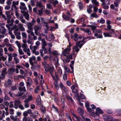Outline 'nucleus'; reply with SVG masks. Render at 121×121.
<instances>
[{
	"mask_svg": "<svg viewBox=\"0 0 121 121\" xmlns=\"http://www.w3.org/2000/svg\"><path fill=\"white\" fill-rule=\"evenodd\" d=\"M62 17L64 20L67 21L70 20V19H71V17L67 16L63 13V14Z\"/></svg>",
	"mask_w": 121,
	"mask_h": 121,
	"instance_id": "obj_16",
	"label": "nucleus"
},
{
	"mask_svg": "<svg viewBox=\"0 0 121 121\" xmlns=\"http://www.w3.org/2000/svg\"><path fill=\"white\" fill-rule=\"evenodd\" d=\"M90 104L88 101H86L85 102V106L86 108L87 109L89 112H91L92 111V109L89 108Z\"/></svg>",
	"mask_w": 121,
	"mask_h": 121,
	"instance_id": "obj_12",
	"label": "nucleus"
},
{
	"mask_svg": "<svg viewBox=\"0 0 121 121\" xmlns=\"http://www.w3.org/2000/svg\"><path fill=\"white\" fill-rule=\"evenodd\" d=\"M44 26L45 27L47 30H48V29L49 26L48 24V23H47L44 22Z\"/></svg>",
	"mask_w": 121,
	"mask_h": 121,
	"instance_id": "obj_63",
	"label": "nucleus"
},
{
	"mask_svg": "<svg viewBox=\"0 0 121 121\" xmlns=\"http://www.w3.org/2000/svg\"><path fill=\"white\" fill-rule=\"evenodd\" d=\"M32 96L31 95L28 97L27 99H26L25 100H27L29 102L32 99Z\"/></svg>",
	"mask_w": 121,
	"mask_h": 121,
	"instance_id": "obj_59",
	"label": "nucleus"
},
{
	"mask_svg": "<svg viewBox=\"0 0 121 121\" xmlns=\"http://www.w3.org/2000/svg\"><path fill=\"white\" fill-rule=\"evenodd\" d=\"M85 43L84 42V40H82L81 41H79L77 42L76 43V44L80 48Z\"/></svg>",
	"mask_w": 121,
	"mask_h": 121,
	"instance_id": "obj_14",
	"label": "nucleus"
},
{
	"mask_svg": "<svg viewBox=\"0 0 121 121\" xmlns=\"http://www.w3.org/2000/svg\"><path fill=\"white\" fill-rule=\"evenodd\" d=\"M95 113L97 115H99L100 114H102L104 113L103 111L100 109L99 107L97 108L96 109Z\"/></svg>",
	"mask_w": 121,
	"mask_h": 121,
	"instance_id": "obj_13",
	"label": "nucleus"
},
{
	"mask_svg": "<svg viewBox=\"0 0 121 121\" xmlns=\"http://www.w3.org/2000/svg\"><path fill=\"white\" fill-rule=\"evenodd\" d=\"M22 47L23 49V50L24 51L27 50L28 48L27 45L25 44H22Z\"/></svg>",
	"mask_w": 121,
	"mask_h": 121,
	"instance_id": "obj_33",
	"label": "nucleus"
},
{
	"mask_svg": "<svg viewBox=\"0 0 121 121\" xmlns=\"http://www.w3.org/2000/svg\"><path fill=\"white\" fill-rule=\"evenodd\" d=\"M80 29L81 30H82L84 32L87 34L88 35H90L91 34V31L88 28H81Z\"/></svg>",
	"mask_w": 121,
	"mask_h": 121,
	"instance_id": "obj_8",
	"label": "nucleus"
},
{
	"mask_svg": "<svg viewBox=\"0 0 121 121\" xmlns=\"http://www.w3.org/2000/svg\"><path fill=\"white\" fill-rule=\"evenodd\" d=\"M92 2L96 6H98L99 5V3L97 1V0H91Z\"/></svg>",
	"mask_w": 121,
	"mask_h": 121,
	"instance_id": "obj_39",
	"label": "nucleus"
},
{
	"mask_svg": "<svg viewBox=\"0 0 121 121\" xmlns=\"http://www.w3.org/2000/svg\"><path fill=\"white\" fill-rule=\"evenodd\" d=\"M40 86H36L34 89V93H38L39 91Z\"/></svg>",
	"mask_w": 121,
	"mask_h": 121,
	"instance_id": "obj_37",
	"label": "nucleus"
},
{
	"mask_svg": "<svg viewBox=\"0 0 121 121\" xmlns=\"http://www.w3.org/2000/svg\"><path fill=\"white\" fill-rule=\"evenodd\" d=\"M88 26L91 28L92 31L93 33L98 30V29H96V26H94L92 25H88Z\"/></svg>",
	"mask_w": 121,
	"mask_h": 121,
	"instance_id": "obj_23",
	"label": "nucleus"
},
{
	"mask_svg": "<svg viewBox=\"0 0 121 121\" xmlns=\"http://www.w3.org/2000/svg\"><path fill=\"white\" fill-rule=\"evenodd\" d=\"M66 57H67L66 58L64 59L63 60V62L64 63L65 62L68 63L70 61V59L68 57V56Z\"/></svg>",
	"mask_w": 121,
	"mask_h": 121,
	"instance_id": "obj_41",
	"label": "nucleus"
},
{
	"mask_svg": "<svg viewBox=\"0 0 121 121\" xmlns=\"http://www.w3.org/2000/svg\"><path fill=\"white\" fill-rule=\"evenodd\" d=\"M71 113L73 117V120L75 121H79V120L80 119L77 115H75L73 112H72Z\"/></svg>",
	"mask_w": 121,
	"mask_h": 121,
	"instance_id": "obj_17",
	"label": "nucleus"
},
{
	"mask_svg": "<svg viewBox=\"0 0 121 121\" xmlns=\"http://www.w3.org/2000/svg\"><path fill=\"white\" fill-rule=\"evenodd\" d=\"M111 33L110 31H108L104 33L103 35L105 37H111L112 36V35L110 34Z\"/></svg>",
	"mask_w": 121,
	"mask_h": 121,
	"instance_id": "obj_25",
	"label": "nucleus"
},
{
	"mask_svg": "<svg viewBox=\"0 0 121 121\" xmlns=\"http://www.w3.org/2000/svg\"><path fill=\"white\" fill-rule=\"evenodd\" d=\"M57 73L58 74H57L55 72V74L56 73V74L57 75V76L58 75H59L61 76L62 73V71L60 67L58 68V69ZM57 77H58V76Z\"/></svg>",
	"mask_w": 121,
	"mask_h": 121,
	"instance_id": "obj_26",
	"label": "nucleus"
},
{
	"mask_svg": "<svg viewBox=\"0 0 121 121\" xmlns=\"http://www.w3.org/2000/svg\"><path fill=\"white\" fill-rule=\"evenodd\" d=\"M22 65L24 66L27 68H28L29 66V65L27 62H26L25 64H22Z\"/></svg>",
	"mask_w": 121,
	"mask_h": 121,
	"instance_id": "obj_49",
	"label": "nucleus"
},
{
	"mask_svg": "<svg viewBox=\"0 0 121 121\" xmlns=\"http://www.w3.org/2000/svg\"><path fill=\"white\" fill-rule=\"evenodd\" d=\"M94 33L95 36L98 38H103L102 32L100 30H98Z\"/></svg>",
	"mask_w": 121,
	"mask_h": 121,
	"instance_id": "obj_3",
	"label": "nucleus"
},
{
	"mask_svg": "<svg viewBox=\"0 0 121 121\" xmlns=\"http://www.w3.org/2000/svg\"><path fill=\"white\" fill-rule=\"evenodd\" d=\"M20 4L21 5L20 6V8H26L25 6V4L24 3L21 2V3Z\"/></svg>",
	"mask_w": 121,
	"mask_h": 121,
	"instance_id": "obj_61",
	"label": "nucleus"
},
{
	"mask_svg": "<svg viewBox=\"0 0 121 121\" xmlns=\"http://www.w3.org/2000/svg\"><path fill=\"white\" fill-rule=\"evenodd\" d=\"M41 97L39 95H38L37 96V98L36 99L37 101L38 102V104L40 105L41 103Z\"/></svg>",
	"mask_w": 121,
	"mask_h": 121,
	"instance_id": "obj_36",
	"label": "nucleus"
},
{
	"mask_svg": "<svg viewBox=\"0 0 121 121\" xmlns=\"http://www.w3.org/2000/svg\"><path fill=\"white\" fill-rule=\"evenodd\" d=\"M12 82V80L10 79H8L7 81L5 82L4 83V85L7 86L11 85Z\"/></svg>",
	"mask_w": 121,
	"mask_h": 121,
	"instance_id": "obj_27",
	"label": "nucleus"
},
{
	"mask_svg": "<svg viewBox=\"0 0 121 121\" xmlns=\"http://www.w3.org/2000/svg\"><path fill=\"white\" fill-rule=\"evenodd\" d=\"M71 38L72 39L73 38H74V40L75 41H76L78 39V38L81 39L82 37L81 36L80 37H78V34H75L73 36V35H71Z\"/></svg>",
	"mask_w": 121,
	"mask_h": 121,
	"instance_id": "obj_15",
	"label": "nucleus"
},
{
	"mask_svg": "<svg viewBox=\"0 0 121 121\" xmlns=\"http://www.w3.org/2000/svg\"><path fill=\"white\" fill-rule=\"evenodd\" d=\"M91 17L97 18L98 17V16L95 13H93L91 15Z\"/></svg>",
	"mask_w": 121,
	"mask_h": 121,
	"instance_id": "obj_52",
	"label": "nucleus"
},
{
	"mask_svg": "<svg viewBox=\"0 0 121 121\" xmlns=\"http://www.w3.org/2000/svg\"><path fill=\"white\" fill-rule=\"evenodd\" d=\"M78 6L79 8H82L84 7L83 3L82 2L78 3Z\"/></svg>",
	"mask_w": 121,
	"mask_h": 121,
	"instance_id": "obj_57",
	"label": "nucleus"
},
{
	"mask_svg": "<svg viewBox=\"0 0 121 121\" xmlns=\"http://www.w3.org/2000/svg\"><path fill=\"white\" fill-rule=\"evenodd\" d=\"M71 50V48H70L69 47L65 48L62 51V55L65 56H68L69 55Z\"/></svg>",
	"mask_w": 121,
	"mask_h": 121,
	"instance_id": "obj_4",
	"label": "nucleus"
},
{
	"mask_svg": "<svg viewBox=\"0 0 121 121\" xmlns=\"http://www.w3.org/2000/svg\"><path fill=\"white\" fill-rule=\"evenodd\" d=\"M105 120L107 121H112L113 118L112 117L110 116L107 117L106 118H104Z\"/></svg>",
	"mask_w": 121,
	"mask_h": 121,
	"instance_id": "obj_35",
	"label": "nucleus"
},
{
	"mask_svg": "<svg viewBox=\"0 0 121 121\" xmlns=\"http://www.w3.org/2000/svg\"><path fill=\"white\" fill-rule=\"evenodd\" d=\"M10 117L11 119L14 121H19L20 120L18 118H15L14 116L11 115Z\"/></svg>",
	"mask_w": 121,
	"mask_h": 121,
	"instance_id": "obj_38",
	"label": "nucleus"
},
{
	"mask_svg": "<svg viewBox=\"0 0 121 121\" xmlns=\"http://www.w3.org/2000/svg\"><path fill=\"white\" fill-rule=\"evenodd\" d=\"M52 53L53 55H55L56 56H57L58 54L57 51L55 50L53 51Z\"/></svg>",
	"mask_w": 121,
	"mask_h": 121,
	"instance_id": "obj_60",
	"label": "nucleus"
},
{
	"mask_svg": "<svg viewBox=\"0 0 121 121\" xmlns=\"http://www.w3.org/2000/svg\"><path fill=\"white\" fill-rule=\"evenodd\" d=\"M18 27L20 30L21 31H24L25 30V29L23 26V25L21 23H20L18 24Z\"/></svg>",
	"mask_w": 121,
	"mask_h": 121,
	"instance_id": "obj_18",
	"label": "nucleus"
},
{
	"mask_svg": "<svg viewBox=\"0 0 121 121\" xmlns=\"http://www.w3.org/2000/svg\"><path fill=\"white\" fill-rule=\"evenodd\" d=\"M80 48H79L78 46L77 45L76 46H73V52L75 51L77 53L79 51Z\"/></svg>",
	"mask_w": 121,
	"mask_h": 121,
	"instance_id": "obj_32",
	"label": "nucleus"
},
{
	"mask_svg": "<svg viewBox=\"0 0 121 121\" xmlns=\"http://www.w3.org/2000/svg\"><path fill=\"white\" fill-rule=\"evenodd\" d=\"M18 4L19 1H18L16 2L13 1L12 2V7L13 8H17V6L18 5Z\"/></svg>",
	"mask_w": 121,
	"mask_h": 121,
	"instance_id": "obj_24",
	"label": "nucleus"
},
{
	"mask_svg": "<svg viewBox=\"0 0 121 121\" xmlns=\"http://www.w3.org/2000/svg\"><path fill=\"white\" fill-rule=\"evenodd\" d=\"M6 31V30L5 28L1 26H0V33L4 34L5 33Z\"/></svg>",
	"mask_w": 121,
	"mask_h": 121,
	"instance_id": "obj_19",
	"label": "nucleus"
},
{
	"mask_svg": "<svg viewBox=\"0 0 121 121\" xmlns=\"http://www.w3.org/2000/svg\"><path fill=\"white\" fill-rule=\"evenodd\" d=\"M18 89L20 91L22 92H24L26 91L25 86H23V87H19L18 88Z\"/></svg>",
	"mask_w": 121,
	"mask_h": 121,
	"instance_id": "obj_31",
	"label": "nucleus"
},
{
	"mask_svg": "<svg viewBox=\"0 0 121 121\" xmlns=\"http://www.w3.org/2000/svg\"><path fill=\"white\" fill-rule=\"evenodd\" d=\"M24 52L26 53V54L28 56H30L31 55L30 51L29 48H28L27 50H25V51Z\"/></svg>",
	"mask_w": 121,
	"mask_h": 121,
	"instance_id": "obj_42",
	"label": "nucleus"
},
{
	"mask_svg": "<svg viewBox=\"0 0 121 121\" xmlns=\"http://www.w3.org/2000/svg\"><path fill=\"white\" fill-rule=\"evenodd\" d=\"M21 75H18L17 76H14V78L15 80H18L19 78H21Z\"/></svg>",
	"mask_w": 121,
	"mask_h": 121,
	"instance_id": "obj_51",
	"label": "nucleus"
},
{
	"mask_svg": "<svg viewBox=\"0 0 121 121\" xmlns=\"http://www.w3.org/2000/svg\"><path fill=\"white\" fill-rule=\"evenodd\" d=\"M78 112L79 114L83 117L82 116L84 114L83 110L81 108H79L78 109Z\"/></svg>",
	"mask_w": 121,
	"mask_h": 121,
	"instance_id": "obj_29",
	"label": "nucleus"
},
{
	"mask_svg": "<svg viewBox=\"0 0 121 121\" xmlns=\"http://www.w3.org/2000/svg\"><path fill=\"white\" fill-rule=\"evenodd\" d=\"M71 89L72 90V92L73 93H77L78 91L76 89H75V87L74 85H72L71 87Z\"/></svg>",
	"mask_w": 121,
	"mask_h": 121,
	"instance_id": "obj_34",
	"label": "nucleus"
},
{
	"mask_svg": "<svg viewBox=\"0 0 121 121\" xmlns=\"http://www.w3.org/2000/svg\"><path fill=\"white\" fill-rule=\"evenodd\" d=\"M42 64L45 71H49L51 73L53 71L54 68L52 63L47 64L46 62L45 61L42 62Z\"/></svg>",
	"mask_w": 121,
	"mask_h": 121,
	"instance_id": "obj_1",
	"label": "nucleus"
},
{
	"mask_svg": "<svg viewBox=\"0 0 121 121\" xmlns=\"http://www.w3.org/2000/svg\"><path fill=\"white\" fill-rule=\"evenodd\" d=\"M7 57V56L6 57H4L3 54H2V55H0V62L2 60L3 61H5L6 60Z\"/></svg>",
	"mask_w": 121,
	"mask_h": 121,
	"instance_id": "obj_40",
	"label": "nucleus"
},
{
	"mask_svg": "<svg viewBox=\"0 0 121 121\" xmlns=\"http://www.w3.org/2000/svg\"><path fill=\"white\" fill-rule=\"evenodd\" d=\"M8 71L10 74H14L13 73L15 72V68H9L8 69Z\"/></svg>",
	"mask_w": 121,
	"mask_h": 121,
	"instance_id": "obj_20",
	"label": "nucleus"
},
{
	"mask_svg": "<svg viewBox=\"0 0 121 121\" xmlns=\"http://www.w3.org/2000/svg\"><path fill=\"white\" fill-rule=\"evenodd\" d=\"M25 71L27 73L29 74L30 76H31L32 74V72L29 69L26 70Z\"/></svg>",
	"mask_w": 121,
	"mask_h": 121,
	"instance_id": "obj_47",
	"label": "nucleus"
},
{
	"mask_svg": "<svg viewBox=\"0 0 121 121\" xmlns=\"http://www.w3.org/2000/svg\"><path fill=\"white\" fill-rule=\"evenodd\" d=\"M58 2L57 0H55L52 2V4L54 5V7H55L56 5L58 4Z\"/></svg>",
	"mask_w": 121,
	"mask_h": 121,
	"instance_id": "obj_53",
	"label": "nucleus"
},
{
	"mask_svg": "<svg viewBox=\"0 0 121 121\" xmlns=\"http://www.w3.org/2000/svg\"><path fill=\"white\" fill-rule=\"evenodd\" d=\"M36 5L38 7L43 8V6L41 3L40 2H37L36 3Z\"/></svg>",
	"mask_w": 121,
	"mask_h": 121,
	"instance_id": "obj_43",
	"label": "nucleus"
},
{
	"mask_svg": "<svg viewBox=\"0 0 121 121\" xmlns=\"http://www.w3.org/2000/svg\"><path fill=\"white\" fill-rule=\"evenodd\" d=\"M91 108H92L91 109H92V111L90 112H94V110L96 108V107L93 104H92L91 105Z\"/></svg>",
	"mask_w": 121,
	"mask_h": 121,
	"instance_id": "obj_46",
	"label": "nucleus"
},
{
	"mask_svg": "<svg viewBox=\"0 0 121 121\" xmlns=\"http://www.w3.org/2000/svg\"><path fill=\"white\" fill-rule=\"evenodd\" d=\"M14 34L16 36L17 39L19 40L21 39V33L20 32H14Z\"/></svg>",
	"mask_w": 121,
	"mask_h": 121,
	"instance_id": "obj_22",
	"label": "nucleus"
},
{
	"mask_svg": "<svg viewBox=\"0 0 121 121\" xmlns=\"http://www.w3.org/2000/svg\"><path fill=\"white\" fill-rule=\"evenodd\" d=\"M18 51L19 53V54L20 55H22L24 54V53L23 52L22 50L20 48H19Z\"/></svg>",
	"mask_w": 121,
	"mask_h": 121,
	"instance_id": "obj_56",
	"label": "nucleus"
},
{
	"mask_svg": "<svg viewBox=\"0 0 121 121\" xmlns=\"http://www.w3.org/2000/svg\"><path fill=\"white\" fill-rule=\"evenodd\" d=\"M27 42L28 44L31 45H33L34 44V43L31 40H28L27 41Z\"/></svg>",
	"mask_w": 121,
	"mask_h": 121,
	"instance_id": "obj_58",
	"label": "nucleus"
},
{
	"mask_svg": "<svg viewBox=\"0 0 121 121\" xmlns=\"http://www.w3.org/2000/svg\"><path fill=\"white\" fill-rule=\"evenodd\" d=\"M5 74L4 73L2 74V73H1V75L0 76V78L1 79H3L4 78H5Z\"/></svg>",
	"mask_w": 121,
	"mask_h": 121,
	"instance_id": "obj_62",
	"label": "nucleus"
},
{
	"mask_svg": "<svg viewBox=\"0 0 121 121\" xmlns=\"http://www.w3.org/2000/svg\"><path fill=\"white\" fill-rule=\"evenodd\" d=\"M59 87L61 89L62 91H63V90L66 92H67L68 90L67 88L62 83H60L59 84Z\"/></svg>",
	"mask_w": 121,
	"mask_h": 121,
	"instance_id": "obj_10",
	"label": "nucleus"
},
{
	"mask_svg": "<svg viewBox=\"0 0 121 121\" xmlns=\"http://www.w3.org/2000/svg\"><path fill=\"white\" fill-rule=\"evenodd\" d=\"M80 97L83 99H84L85 98V95L83 94H81L80 95Z\"/></svg>",
	"mask_w": 121,
	"mask_h": 121,
	"instance_id": "obj_64",
	"label": "nucleus"
},
{
	"mask_svg": "<svg viewBox=\"0 0 121 121\" xmlns=\"http://www.w3.org/2000/svg\"><path fill=\"white\" fill-rule=\"evenodd\" d=\"M24 106L25 107L28 108L29 107V102L27 100H25L24 101Z\"/></svg>",
	"mask_w": 121,
	"mask_h": 121,
	"instance_id": "obj_30",
	"label": "nucleus"
},
{
	"mask_svg": "<svg viewBox=\"0 0 121 121\" xmlns=\"http://www.w3.org/2000/svg\"><path fill=\"white\" fill-rule=\"evenodd\" d=\"M6 45L7 46H8L9 48L8 50L10 52H13L14 51V47L13 45L9 43H8L6 44Z\"/></svg>",
	"mask_w": 121,
	"mask_h": 121,
	"instance_id": "obj_9",
	"label": "nucleus"
},
{
	"mask_svg": "<svg viewBox=\"0 0 121 121\" xmlns=\"http://www.w3.org/2000/svg\"><path fill=\"white\" fill-rule=\"evenodd\" d=\"M14 59L15 61V63L16 64H17L19 62V60L17 57L14 58Z\"/></svg>",
	"mask_w": 121,
	"mask_h": 121,
	"instance_id": "obj_54",
	"label": "nucleus"
},
{
	"mask_svg": "<svg viewBox=\"0 0 121 121\" xmlns=\"http://www.w3.org/2000/svg\"><path fill=\"white\" fill-rule=\"evenodd\" d=\"M10 114V115H13L14 114V110L13 109H9Z\"/></svg>",
	"mask_w": 121,
	"mask_h": 121,
	"instance_id": "obj_55",
	"label": "nucleus"
},
{
	"mask_svg": "<svg viewBox=\"0 0 121 121\" xmlns=\"http://www.w3.org/2000/svg\"><path fill=\"white\" fill-rule=\"evenodd\" d=\"M77 55V53H75L74 52H73L72 53L68 56V57L69 59L72 60L73 59H73L75 60V57Z\"/></svg>",
	"mask_w": 121,
	"mask_h": 121,
	"instance_id": "obj_11",
	"label": "nucleus"
},
{
	"mask_svg": "<svg viewBox=\"0 0 121 121\" xmlns=\"http://www.w3.org/2000/svg\"><path fill=\"white\" fill-rule=\"evenodd\" d=\"M22 35L23 38L26 39L27 38V35L26 33L22 32Z\"/></svg>",
	"mask_w": 121,
	"mask_h": 121,
	"instance_id": "obj_48",
	"label": "nucleus"
},
{
	"mask_svg": "<svg viewBox=\"0 0 121 121\" xmlns=\"http://www.w3.org/2000/svg\"><path fill=\"white\" fill-rule=\"evenodd\" d=\"M42 43L41 44L42 45V48H45V47L47 45V43L44 39H42Z\"/></svg>",
	"mask_w": 121,
	"mask_h": 121,
	"instance_id": "obj_21",
	"label": "nucleus"
},
{
	"mask_svg": "<svg viewBox=\"0 0 121 121\" xmlns=\"http://www.w3.org/2000/svg\"><path fill=\"white\" fill-rule=\"evenodd\" d=\"M21 9V12L23 14L24 17L27 20H29V15L28 14L27 8H20Z\"/></svg>",
	"mask_w": 121,
	"mask_h": 121,
	"instance_id": "obj_2",
	"label": "nucleus"
},
{
	"mask_svg": "<svg viewBox=\"0 0 121 121\" xmlns=\"http://www.w3.org/2000/svg\"><path fill=\"white\" fill-rule=\"evenodd\" d=\"M54 80H55V81L54 82V85L56 89L58 90L59 89V87H58V82L57 80L58 79V77L57 75L56 74V73L55 74V77H54L53 76H52Z\"/></svg>",
	"mask_w": 121,
	"mask_h": 121,
	"instance_id": "obj_5",
	"label": "nucleus"
},
{
	"mask_svg": "<svg viewBox=\"0 0 121 121\" xmlns=\"http://www.w3.org/2000/svg\"><path fill=\"white\" fill-rule=\"evenodd\" d=\"M110 32L111 33L110 34L112 35V36H115L116 35H115V33L114 31V30L112 29L110 31Z\"/></svg>",
	"mask_w": 121,
	"mask_h": 121,
	"instance_id": "obj_45",
	"label": "nucleus"
},
{
	"mask_svg": "<svg viewBox=\"0 0 121 121\" xmlns=\"http://www.w3.org/2000/svg\"><path fill=\"white\" fill-rule=\"evenodd\" d=\"M41 27L40 26L35 25L34 27V29L35 31V33L36 35H38L39 34V32L38 30L41 29Z\"/></svg>",
	"mask_w": 121,
	"mask_h": 121,
	"instance_id": "obj_7",
	"label": "nucleus"
},
{
	"mask_svg": "<svg viewBox=\"0 0 121 121\" xmlns=\"http://www.w3.org/2000/svg\"><path fill=\"white\" fill-rule=\"evenodd\" d=\"M63 78L65 80H67V75L66 73H65L63 76Z\"/></svg>",
	"mask_w": 121,
	"mask_h": 121,
	"instance_id": "obj_50",
	"label": "nucleus"
},
{
	"mask_svg": "<svg viewBox=\"0 0 121 121\" xmlns=\"http://www.w3.org/2000/svg\"><path fill=\"white\" fill-rule=\"evenodd\" d=\"M13 25V22H12L11 23L9 24H7L6 25V27L8 28V30L10 31H11L12 30H13L15 28V27H16V25H15L12 28L10 27L12 26Z\"/></svg>",
	"mask_w": 121,
	"mask_h": 121,
	"instance_id": "obj_6",
	"label": "nucleus"
},
{
	"mask_svg": "<svg viewBox=\"0 0 121 121\" xmlns=\"http://www.w3.org/2000/svg\"><path fill=\"white\" fill-rule=\"evenodd\" d=\"M97 22L99 23H100L101 24H103L105 22V20L103 18H102L100 20H98Z\"/></svg>",
	"mask_w": 121,
	"mask_h": 121,
	"instance_id": "obj_44",
	"label": "nucleus"
},
{
	"mask_svg": "<svg viewBox=\"0 0 121 121\" xmlns=\"http://www.w3.org/2000/svg\"><path fill=\"white\" fill-rule=\"evenodd\" d=\"M38 48L36 46H34L33 47L32 45H30V49L32 51V52L36 51Z\"/></svg>",
	"mask_w": 121,
	"mask_h": 121,
	"instance_id": "obj_28",
	"label": "nucleus"
}]
</instances>
